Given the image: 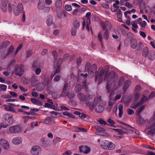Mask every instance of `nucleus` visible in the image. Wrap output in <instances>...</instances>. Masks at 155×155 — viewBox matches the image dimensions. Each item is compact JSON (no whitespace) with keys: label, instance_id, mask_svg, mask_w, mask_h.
Instances as JSON below:
<instances>
[{"label":"nucleus","instance_id":"9d476101","mask_svg":"<svg viewBox=\"0 0 155 155\" xmlns=\"http://www.w3.org/2000/svg\"><path fill=\"white\" fill-rule=\"evenodd\" d=\"M21 130V127L19 126L16 125L10 127L9 131L11 133H18Z\"/></svg>","mask_w":155,"mask_h":155},{"label":"nucleus","instance_id":"bb28decb","mask_svg":"<svg viewBox=\"0 0 155 155\" xmlns=\"http://www.w3.org/2000/svg\"><path fill=\"white\" fill-rule=\"evenodd\" d=\"M5 109L7 111H10L15 113H17L18 112L17 111L15 110L14 107L10 106L7 105L5 107Z\"/></svg>","mask_w":155,"mask_h":155},{"label":"nucleus","instance_id":"7ed1b4c3","mask_svg":"<svg viewBox=\"0 0 155 155\" xmlns=\"http://www.w3.org/2000/svg\"><path fill=\"white\" fill-rule=\"evenodd\" d=\"M109 69V67L106 66L103 69H102L101 70L100 72L99 77L98 79V84H100L103 81V77L104 74H105L104 76V79H105L107 77V78H108V75L107 76V73Z\"/></svg>","mask_w":155,"mask_h":155},{"label":"nucleus","instance_id":"603ef678","mask_svg":"<svg viewBox=\"0 0 155 155\" xmlns=\"http://www.w3.org/2000/svg\"><path fill=\"white\" fill-rule=\"evenodd\" d=\"M143 47V45L142 43L140 42L138 44L137 47V50L140 51L141 50V48Z\"/></svg>","mask_w":155,"mask_h":155},{"label":"nucleus","instance_id":"338daca9","mask_svg":"<svg viewBox=\"0 0 155 155\" xmlns=\"http://www.w3.org/2000/svg\"><path fill=\"white\" fill-rule=\"evenodd\" d=\"M45 4L48 5H49L52 3V1L51 0H45Z\"/></svg>","mask_w":155,"mask_h":155},{"label":"nucleus","instance_id":"39448f33","mask_svg":"<svg viewBox=\"0 0 155 155\" xmlns=\"http://www.w3.org/2000/svg\"><path fill=\"white\" fill-rule=\"evenodd\" d=\"M102 147L105 149L113 150L115 147V145L111 142H109L107 141H105L103 142L101 144Z\"/></svg>","mask_w":155,"mask_h":155},{"label":"nucleus","instance_id":"ddd939ff","mask_svg":"<svg viewBox=\"0 0 155 155\" xmlns=\"http://www.w3.org/2000/svg\"><path fill=\"white\" fill-rule=\"evenodd\" d=\"M8 0H1V7L2 11L4 12L7 11Z\"/></svg>","mask_w":155,"mask_h":155},{"label":"nucleus","instance_id":"4be33fe9","mask_svg":"<svg viewBox=\"0 0 155 155\" xmlns=\"http://www.w3.org/2000/svg\"><path fill=\"white\" fill-rule=\"evenodd\" d=\"M45 84L43 83H39L36 86V89L38 91H41L45 88Z\"/></svg>","mask_w":155,"mask_h":155},{"label":"nucleus","instance_id":"f257e3e1","mask_svg":"<svg viewBox=\"0 0 155 155\" xmlns=\"http://www.w3.org/2000/svg\"><path fill=\"white\" fill-rule=\"evenodd\" d=\"M118 77L116 75V73L114 71L110 72L108 74L106 88L107 90L108 93L110 91L109 90L112 84H114V88L115 89L118 88L123 84L125 78L124 76H121L117 82Z\"/></svg>","mask_w":155,"mask_h":155},{"label":"nucleus","instance_id":"69168bd1","mask_svg":"<svg viewBox=\"0 0 155 155\" xmlns=\"http://www.w3.org/2000/svg\"><path fill=\"white\" fill-rule=\"evenodd\" d=\"M155 96V92L154 91L152 92L148 96L149 98H152L154 97Z\"/></svg>","mask_w":155,"mask_h":155},{"label":"nucleus","instance_id":"37998d69","mask_svg":"<svg viewBox=\"0 0 155 155\" xmlns=\"http://www.w3.org/2000/svg\"><path fill=\"white\" fill-rule=\"evenodd\" d=\"M9 44L10 42L8 41H6L2 43L1 46L2 47L4 48L6 47Z\"/></svg>","mask_w":155,"mask_h":155},{"label":"nucleus","instance_id":"f3484780","mask_svg":"<svg viewBox=\"0 0 155 155\" xmlns=\"http://www.w3.org/2000/svg\"><path fill=\"white\" fill-rule=\"evenodd\" d=\"M131 81L130 80L127 79L125 81L123 86L124 91L125 92L127 91L131 85Z\"/></svg>","mask_w":155,"mask_h":155},{"label":"nucleus","instance_id":"f704fd0d","mask_svg":"<svg viewBox=\"0 0 155 155\" xmlns=\"http://www.w3.org/2000/svg\"><path fill=\"white\" fill-rule=\"evenodd\" d=\"M72 14L74 15L79 16L81 15V11L80 9L76 8L74 10Z\"/></svg>","mask_w":155,"mask_h":155},{"label":"nucleus","instance_id":"412c9836","mask_svg":"<svg viewBox=\"0 0 155 155\" xmlns=\"http://www.w3.org/2000/svg\"><path fill=\"white\" fill-rule=\"evenodd\" d=\"M78 98L82 101H84L86 99V96L83 93H80L77 95Z\"/></svg>","mask_w":155,"mask_h":155},{"label":"nucleus","instance_id":"8fccbe9b","mask_svg":"<svg viewBox=\"0 0 155 155\" xmlns=\"http://www.w3.org/2000/svg\"><path fill=\"white\" fill-rule=\"evenodd\" d=\"M65 9L68 11H70L72 10V8L71 5H66L65 6Z\"/></svg>","mask_w":155,"mask_h":155},{"label":"nucleus","instance_id":"e433bc0d","mask_svg":"<svg viewBox=\"0 0 155 155\" xmlns=\"http://www.w3.org/2000/svg\"><path fill=\"white\" fill-rule=\"evenodd\" d=\"M82 88V87L81 84H76L75 88V91L76 93H79L81 91Z\"/></svg>","mask_w":155,"mask_h":155},{"label":"nucleus","instance_id":"c9c22d12","mask_svg":"<svg viewBox=\"0 0 155 155\" xmlns=\"http://www.w3.org/2000/svg\"><path fill=\"white\" fill-rule=\"evenodd\" d=\"M41 140L42 142V144L44 146L47 147L49 145V141L48 140H45L44 138L41 139Z\"/></svg>","mask_w":155,"mask_h":155},{"label":"nucleus","instance_id":"1a4fd4ad","mask_svg":"<svg viewBox=\"0 0 155 155\" xmlns=\"http://www.w3.org/2000/svg\"><path fill=\"white\" fill-rule=\"evenodd\" d=\"M98 98H100V99L98 103V105L96 107L95 110L96 112L98 113H101L104 110V107L103 104H102L101 97L99 96Z\"/></svg>","mask_w":155,"mask_h":155},{"label":"nucleus","instance_id":"a19ab883","mask_svg":"<svg viewBox=\"0 0 155 155\" xmlns=\"http://www.w3.org/2000/svg\"><path fill=\"white\" fill-rule=\"evenodd\" d=\"M147 97L145 96H144L142 98L140 102H138L140 103V105H141L144 104L147 101Z\"/></svg>","mask_w":155,"mask_h":155},{"label":"nucleus","instance_id":"58836bf2","mask_svg":"<svg viewBox=\"0 0 155 155\" xmlns=\"http://www.w3.org/2000/svg\"><path fill=\"white\" fill-rule=\"evenodd\" d=\"M144 106H143L140 108H138L136 112V114L137 115H140V114L141 112H142V111L144 109Z\"/></svg>","mask_w":155,"mask_h":155},{"label":"nucleus","instance_id":"09e8293b","mask_svg":"<svg viewBox=\"0 0 155 155\" xmlns=\"http://www.w3.org/2000/svg\"><path fill=\"white\" fill-rule=\"evenodd\" d=\"M82 61L81 58V57H79L77 58L76 63L78 67Z\"/></svg>","mask_w":155,"mask_h":155},{"label":"nucleus","instance_id":"a18cd8bd","mask_svg":"<svg viewBox=\"0 0 155 155\" xmlns=\"http://www.w3.org/2000/svg\"><path fill=\"white\" fill-rule=\"evenodd\" d=\"M97 121L99 123L101 124L102 125H107V123L102 118L99 119L97 120Z\"/></svg>","mask_w":155,"mask_h":155},{"label":"nucleus","instance_id":"4c0bfd02","mask_svg":"<svg viewBox=\"0 0 155 155\" xmlns=\"http://www.w3.org/2000/svg\"><path fill=\"white\" fill-rule=\"evenodd\" d=\"M22 81L23 83L25 84H28L30 82V79L27 77L22 78Z\"/></svg>","mask_w":155,"mask_h":155},{"label":"nucleus","instance_id":"0eeeda50","mask_svg":"<svg viewBox=\"0 0 155 155\" xmlns=\"http://www.w3.org/2000/svg\"><path fill=\"white\" fill-rule=\"evenodd\" d=\"M101 25L104 31L108 30V31L111 30L112 28L111 24L108 21H106L104 22H102L101 23Z\"/></svg>","mask_w":155,"mask_h":155},{"label":"nucleus","instance_id":"f8f14e48","mask_svg":"<svg viewBox=\"0 0 155 155\" xmlns=\"http://www.w3.org/2000/svg\"><path fill=\"white\" fill-rule=\"evenodd\" d=\"M97 69V67L95 64H93L91 66V69H90V72L92 73H94V71H95V81H96L97 80L98 78L99 77V73L98 72L96 71Z\"/></svg>","mask_w":155,"mask_h":155},{"label":"nucleus","instance_id":"c03bdc74","mask_svg":"<svg viewBox=\"0 0 155 155\" xmlns=\"http://www.w3.org/2000/svg\"><path fill=\"white\" fill-rule=\"evenodd\" d=\"M15 6L13 4L10 3L8 5V9L10 12H11L14 8H15Z\"/></svg>","mask_w":155,"mask_h":155},{"label":"nucleus","instance_id":"79ce46f5","mask_svg":"<svg viewBox=\"0 0 155 155\" xmlns=\"http://www.w3.org/2000/svg\"><path fill=\"white\" fill-rule=\"evenodd\" d=\"M60 65L58 66L57 68L54 73L51 76V78H52L53 76L56 74H57L58 73L60 72Z\"/></svg>","mask_w":155,"mask_h":155},{"label":"nucleus","instance_id":"bf43d9fd","mask_svg":"<svg viewBox=\"0 0 155 155\" xmlns=\"http://www.w3.org/2000/svg\"><path fill=\"white\" fill-rule=\"evenodd\" d=\"M43 10L45 12L48 13L50 11V8L48 6L45 7L43 8Z\"/></svg>","mask_w":155,"mask_h":155},{"label":"nucleus","instance_id":"20e7f679","mask_svg":"<svg viewBox=\"0 0 155 155\" xmlns=\"http://www.w3.org/2000/svg\"><path fill=\"white\" fill-rule=\"evenodd\" d=\"M3 121L5 124L11 125L14 122L13 115L10 114H5L2 117Z\"/></svg>","mask_w":155,"mask_h":155},{"label":"nucleus","instance_id":"6e6d98bb","mask_svg":"<svg viewBox=\"0 0 155 155\" xmlns=\"http://www.w3.org/2000/svg\"><path fill=\"white\" fill-rule=\"evenodd\" d=\"M63 12L61 11H60L57 13V17L59 19H61L62 17Z\"/></svg>","mask_w":155,"mask_h":155},{"label":"nucleus","instance_id":"393cba45","mask_svg":"<svg viewBox=\"0 0 155 155\" xmlns=\"http://www.w3.org/2000/svg\"><path fill=\"white\" fill-rule=\"evenodd\" d=\"M154 54L152 51H149L147 56L148 58L150 60L153 61L154 59Z\"/></svg>","mask_w":155,"mask_h":155},{"label":"nucleus","instance_id":"f03ea898","mask_svg":"<svg viewBox=\"0 0 155 155\" xmlns=\"http://www.w3.org/2000/svg\"><path fill=\"white\" fill-rule=\"evenodd\" d=\"M100 98L98 97L94 98L93 101L91 96H89L87 97L85 100V104L86 105L90 107V109L93 110L98 104Z\"/></svg>","mask_w":155,"mask_h":155},{"label":"nucleus","instance_id":"9b49d317","mask_svg":"<svg viewBox=\"0 0 155 155\" xmlns=\"http://www.w3.org/2000/svg\"><path fill=\"white\" fill-rule=\"evenodd\" d=\"M41 148L40 147L38 146L33 147L31 150V153L34 155H38L41 153Z\"/></svg>","mask_w":155,"mask_h":155},{"label":"nucleus","instance_id":"de8ad7c7","mask_svg":"<svg viewBox=\"0 0 155 155\" xmlns=\"http://www.w3.org/2000/svg\"><path fill=\"white\" fill-rule=\"evenodd\" d=\"M38 80V77L34 75L31 78V82L32 83H34L36 81H37Z\"/></svg>","mask_w":155,"mask_h":155},{"label":"nucleus","instance_id":"680f3d73","mask_svg":"<svg viewBox=\"0 0 155 155\" xmlns=\"http://www.w3.org/2000/svg\"><path fill=\"white\" fill-rule=\"evenodd\" d=\"M98 38L99 41L101 42V44L102 45L103 36L100 33H99L98 35Z\"/></svg>","mask_w":155,"mask_h":155},{"label":"nucleus","instance_id":"49530a36","mask_svg":"<svg viewBox=\"0 0 155 155\" xmlns=\"http://www.w3.org/2000/svg\"><path fill=\"white\" fill-rule=\"evenodd\" d=\"M91 64L87 62L85 66V70L87 71H88V72H90V69H91Z\"/></svg>","mask_w":155,"mask_h":155},{"label":"nucleus","instance_id":"13d9d810","mask_svg":"<svg viewBox=\"0 0 155 155\" xmlns=\"http://www.w3.org/2000/svg\"><path fill=\"white\" fill-rule=\"evenodd\" d=\"M52 53L54 57L55 60L56 61L57 59L58 55L56 51L55 50H54L52 51Z\"/></svg>","mask_w":155,"mask_h":155},{"label":"nucleus","instance_id":"7c9ffc66","mask_svg":"<svg viewBox=\"0 0 155 155\" xmlns=\"http://www.w3.org/2000/svg\"><path fill=\"white\" fill-rule=\"evenodd\" d=\"M107 121L108 123V124H107V125L111 127H114V125L115 124V122L114 121L110 118H108L107 120Z\"/></svg>","mask_w":155,"mask_h":155},{"label":"nucleus","instance_id":"774afa93","mask_svg":"<svg viewBox=\"0 0 155 155\" xmlns=\"http://www.w3.org/2000/svg\"><path fill=\"white\" fill-rule=\"evenodd\" d=\"M61 77L59 75H56L54 79V80L55 81H58L60 79Z\"/></svg>","mask_w":155,"mask_h":155},{"label":"nucleus","instance_id":"c756f323","mask_svg":"<svg viewBox=\"0 0 155 155\" xmlns=\"http://www.w3.org/2000/svg\"><path fill=\"white\" fill-rule=\"evenodd\" d=\"M75 96V94L73 91H69L67 93V97L70 99H71L74 98Z\"/></svg>","mask_w":155,"mask_h":155},{"label":"nucleus","instance_id":"cd10ccee","mask_svg":"<svg viewBox=\"0 0 155 155\" xmlns=\"http://www.w3.org/2000/svg\"><path fill=\"white\" fill-rule=\"evenodd\" d=\"M149 48L147 47L144 48L142 52V55L144 57H146L148 54L149 52Z\"/></svg>","mask_w":155,"mask_h":155},{"label":"nucleus","instance_id":"4d7b16f0","mask_svg":"<svg viewBox=\"0 0 155 155\" xmlns=\"http://www.w3.org/2000/svg\"><path fill=\"white\" fill-rule=\"evenodd\" d=\"M31 101L33 104H37V103L38 102V100L34 98H31Z\"/></svg>","mask_w":155,"mask_h":155},{"label":"nucleus","instance_id":"3c124183","mask_svg":"<svg viewBox=\"0 0 155 155\" xmlns=\"http://www.w3.org/2000/svg\"><path fill=\"white\" fill-rule=\"evenodd\" d=\"M127 114L129 115H132L134 114V111L131 109L128 108L127 110Z\"/></svg>","mask_w":155,"mask_h":155},{"label":"nucleus","instance_id":"ea45409f","mask_svg":"<svg viewBox=\"0 0 155 155\" xmlns=\"http://www.w3.org/2000/svg\"><path fill=\"white\" fill-rule=\"evenodd\" d=\"M62 114L63 115L67 116L69 117L73 118H74V117L71 114L68 113L67 112H64L62 113Z\"/></svg>","mask_w":155,"mask_h":155},{"label":"nucleus","instance_id":"a211bd4d","mask_svg":"<svg viewBox=\"0 0 155 155\" xmlns=\"http://www.w3.org/2000/svg\"><path fill=\"white\" fill-rule=\"evenodd\" d=\"M22 140L20 137H16L14 138L12 140L13 143L15 145L19 144L22 142Z\"/></svg>","mask_w":155,"mask_h":155},{"label":"nucleus","instance_id":"2f4dec72","mask_svg":"<svg viewBox=\"0 0 155 155\" xmlns=\"http://www.w3.org/2000/svg\"><path fill=\"white\" fill-rule=\"evenodd\" d=\"M55 5L56 8H60L62 6V2L61 0H57L55 2Z\"/></svg>","mask_w":155,"mask_h":155},{"label":"nucleus","instance_id":"5701e85b","mask_svg":"<svg viewBox=\"0 0 155 155\" xmlns=\"http://www.w3.org/2000/svg\"><path fill=\"white\" fill-rule=\"evenodd\" d=\"M45 6L43 0H39L38 5V8L39 10H42L43 9Z\"/></svg>","mask_w":155,"mask_h":155},{"label":"nucleus","instance_id":"a878e982","mask_svg":"<svg viewBox=\"0 0 155 155\" xmlns=\"http://www.w3.org/2000/svg\"><path fill=\"white\" fill-rule=\"evenodd\" d=\"M53 121V118L51 117H47L45 120L44 123L45 124H50Z\"/></svg>","mask_w":155,"mask_h":155},{"label":"nucleus","instance_id":"dca6fc26","mask_svg":"<svg viewBox=\"0 0 155 155\" xmlns=\"http://www.w3.org/2000/svg\"><path fill=\"white\" fill-rule=\"evenodd\" d=\"M97 130L100 135L103 136H109L110 135L108 133H106L104 129L101 127H98Z\"/></svg>","mask_w":155,"mask_h":155},{"label":"nucleus","instance_id":"e2e57ef3","mask_svg":"<svg viewBox=\"0 0 155 155\" xmlns=\"http://www.w3.org/2000/svg\"><path fill=\"white\" fill-rule=\"evenodd\" d=\"M41 72V70L40 68H37L35 70V74L37 75H39Z\"/></svg>","mask_w":155,"mask_h":155},{"label":"nucleus","instance_id":"6e6552de","mask_svg":"<svg viewBox=\"0 0 155 155\" xmlns=\"http://www.w3.org/2000/svg\"><path fill=\"white\" fill-rule=\"evenodd\" d=\"M23 11V6L21 3H19L17 5V9L14 10V14L15 16L18 15L20 13H21Z\"/></svg>","mask_w":155,"mask_h":155},{"label":"nucleus","instance_id":"aec40b11","mask_svg":"<svg viewBox=\"0 0 155 155\" xmlns=\"http://www.w3.org/2000/svg\"><path fill=\"white\" fill-rule=\"evenodd\" d=\"M137 123L139 124H142L144 123L146 121L140 115H139L137 118Z\"/></svg>","mask_w":155,"mask_h":155},{"label":"nucleus","instance_id":"4468645a","mask_svg":"<svg viewBox=\"0 0 155 155\" xmlns=\"http://www.w3.org/2000/svg\"><path fill=\"white\" fill-rule=\"evenodd\" d=\"M0 144L5 149L8 150L9 147V145L8 142L3 139H2L0 140Z\"/></svg>","mask_w":155,"mask_h":155},{"label":"nucleus","instance_id":"864d4df0","mask_svg":"<svg viewBox=\"0 0 155 155\" xmlns=\"http://www.w3.org/2000/svg\"><path fill=\"white\" fill-rule=\"evenodd\" d=\"M71 33L72 35L73 36H75L77 33L76 29L75 28H72L71 30Z\"/></svg>","mask_w":155,"mask_h":155},{"label":"nucleus","instance_id":"5fc2aeb1","mask_svg":"<svg viewBox=\"0 0 155 155\" xmlns=\"http://www.w3.org/2000/svg\"><path fill=\"white\" fill-rule=\"evenodd\" d=\"M0 88L2 90L5 91L7 89V86L3 84H0Z\"/></svg>","mask_w":155,"mask_h":155},{"label":"nucleus","instance_id":"6ab92c4d","mask_svg":"<svg viewBox=\"0 0 155 155\" xmlns=\"http://www.w3.org/2000/svg\"><path fill=\"white\" fill-rule=\"evenodd\" d=\"M155 126L153 125V123L152 124V127L150 128V130L148 131L147 134L150 135L152 137H153L155 134L154 132H155Z\"/></svg>","mask_w":155,"mask_h":155},{"label":"nucleus","instance_id":"423d86ee","mask_svg":"<svg viewBox=\"0 0 155 155\" xmlns=\"http://www.w3.org/2000/svg\"><path fill=\"white\" fill-rule=\"evenodd\" d=\"M15 74L16 75L21 76L24 71V67L22 65L15 66Z\"/></svg>","mask_w":155,"mask_h":155},{"label":"nucleus","instance_id":"72a5a7b5","mask_svg":"<svg viewBox=\"0 0 155 155\" xmlns=\"http://www.w3.org/2000/svg\"><path fill=\"white\" fill-rule=\"evenodd\" d=\"M73 26L75 29H76L79 27L80 24L79 22L78 21L77 19H74V20Z\"/></svg>","mask_w":155,"mask_h":155},{"label":"nucleus","instance_id":"c85d7f7f","mask_svg":"<svg viewBox=\"0 0 155 155\" xmlns=\"http://www.w3.org/2000/svg\"><path fill=\"white\" fill-rule=\"evenodd\" d=\"M53 17L49 15V17L47 19V24L48 26L51 25L53 22Z\"/></svg>","mask_w":155,"mask_h":155},{"label":"nucleus","instance_id":"473e14b6","mask_svg":"<svg viewBox=\"0 0 155 155\" xmlns=\"http://www.w3.org/2000/svg\"><path fill=\"white\" fill-rule=\"evenodd\" d=\"M110 35V33L108 30H105L103 34V38L106 40H107L109 38V36Z\"/></svg>","mask_w":155,"mask_h":155},{"label":"nucleus","instance_id":"0e129e2a","mask_svg":"<svg viewBox=\"0 0 155 155\" xmlns=\"http://www.w3.org/2000/svg\"><path fill=\"white\" fill-rule=\"evenodd\" d=\"M32 54V51L29 50L26 51V55L27 57H30Z\"/></svg>","mask_w":155,"mask_h":155},{"label":"nucleus","instance_id":"2eb2a0df","mask_svg":"<svg viewBox=\"0 0 155 155\" xmlns=\"http://www.w3.org/2000/svg\"><path fill=\"white\" fill-rule=\"evenodd\" d=\"M79 148L81 152L85 154L89 153L91 150L90 148L87 146H81L79 147Z\"/></svg>","mask_w":155,"mask_h":155},{"label":"nucleus","instance_id":"052dcab7","mask_svg":"<svg viewBox=\"0 0 155 155\" xmlns=\"http://www.w3.org/2000/svg\"><path fill=\"white\" fill-rule=\"evenodd\" d=\"M10 125H9V124H5L4 125L2 123H1L0 124V129L2 128V127H3L4 128H6Z\"/></svg>","mask_w":155,"mask_h":155},{"label":"nucleus","instance_id":"b1692460","mask_svg":"<svg viewBox=\"0 0 155 155\" xmlns=\"http://www.w3.org/2000/svg\"><path fill=\"white\" fill-rule=\"evenodd\" d=\"M137 40L135 39H132L130 44L131 48L134 49L136 48L137 47Z\"/></svg>","mask_w":155,"mask_h":155}]
</instances>
